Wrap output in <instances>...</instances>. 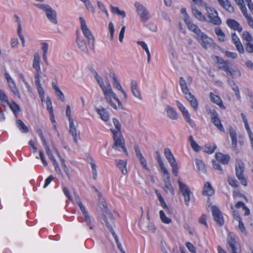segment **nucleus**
Here are the masks:
<instances>
[{"mask_svg":"<svg viewBox=\"0 0 253 253\" xmlns=\"http://www.w3.org/2000/svg\"><path fill=\"white\" fill-rule=\"evenodd\" d=\"M95 78L101 88L107 103L116 110L121 106V102L117 96L116 93L113 91L109 82L107 80L104 83L102 77L98 74L95 75Z\"/></svg>","mask_w":253,"mask_h":253,"instance_id":"1","label":"nucleus"},{"mask_svg":"<svg viewBox=\"0 0 253 253\" xmlns=\"http://www.w3.org/2000/svg\"><path fill=\"white\" fill-rule=\"evenodd\" d=\"M212 59L217 64L218 68L225 71L227 75L231 76L232 78L241 76V74L239 70L232 69L229 66L228 61H224L222 58L217 56H213Z\"/></svg>","mask_w":253,"mask_h":253,"instance_id":"2","label":"nucleus"},{"mask_svg":"<svg viewBox=\"0 0 253 253\" xmlns=\"http://www.w3.org/2000/svg\"><path fill=\"white\" fill-rule=\"evenodd\" d=\"M190 28V31L195 34L197 40L204 48L207 49L211 46L213 43L212 40L209 37L207 34L202 32L198 26H192Z\"/></svg>","mask_w":253,"mask_h":253,"instance_id":"3","label":"nucleus"},{"mask_svg":"<svg viewBox=\"0 0 253 253\" xmlns=\"http://www.w3.org/2000/svg\"><path fill=\"white\" fill-rule=\"evenodd\" d=\"M36 6L45 12L47 18L50 22L55 25L57 24V12L50 5L45 4H37Z\"/></svg>","mask_w":253,"mask_h":253,"instance_id":"4","label":"nucleus"},{"mask_svg":"<svg viewBox=\"0 0 253 253\" xmlns=\"http://www.w3.org/2000/svg\"><path fill=\"white\" fill-rule=\"evenodd\" d=\"M205 9L207 13V22L212 24L214 25H220L222 23L221 18L218 16L217 11L213 7L205 6Z\"/></svg>","mask_w":253,"mask_h":253,"instance_id":"5","label":"nucleus"},{"mask_svg":"<svg viewBox=\"0 0 253 253\" xmlns=\"http://www.w3.org/2000/svg\"><path fill=\"white\" fill-rule=\"evenodd\" d=\"M75 201L77 203V204L80 207L82 214L84 216V221L85 222L86 226L89 227V229L93 230L94 229V226L93 224V219L91 218V217L88 214L87 211L86 210L85 207L83 205L79 197L76 196Z\"/></svg>","mask_w":253,"mask_h":253,"instance_id":"6","label":"nucleus"},{"mask_svg":"<svg viewBox=\"0 0 253 253\" xmlns=\"http://www.w3.org/2000/svg\"><path fill=\"white\" fill-rule=\"evenodd\" d=\"M176 104L177 108L180 111L182 116L185 121L189 125V126L193 129H196V124L195 123L194 121H193L191 118V115L189 113L188 110L186 108V107L179 101H176Z\"/></svg>","mask_w":253,"mask_h":253,"instance_id":"7","label":"nucleus"},{"mask_svg":"<svg viewBox=\"0 0 253 253\" xmlns=\"http://www.w3.org/2000/svg\"><path fill=\"white\" fill-rule=\"evenodd\" d=\"M134 7L142 22H146L150 18V13L146 7L138 1L134 3Z\"/></svg>","mask_w":253,"mask_h":253,"instance_id":"8","label":"nucleus"},{"mask_svg":"<svg viewBox=\"0 0 253 253\" xmlns=\"http://www.w3.org/2000/svg\"><path fill=\"white\" fill-rule=\"evenodd\" d=\"M81 29L84 36L87 39L88 44H90L93 47L94 45V38L91 31L88 28L84 19L80 17Z\"/></svg>","mask_w":253,"mask_h":253,"instance_id":"9","label":"nucleus"},{"mask_svg":"<svg viewBox=\"0 0 253 253\" xmlns=\"http://www.w3.org/2000/svg\"><path fill=\"white\" fill-rule=\"evenodd\" d=\"M178 183L179 187V190L184 197L185 204L188 206H189L192 193L188 186L182 182L180 178L178 180Z\"/></svg>","mask_w":253,"mask_h":253,"instance_id":"10","label":"nucleus"},{"mask_svg":"<svg viewBox=\"0 0 253 253\" xmlns=\"http://www.w3.org/2000/svg\"><path fill=\"white\" fill-rule=\"evenodd\" d=\"M235 170L236 176L240 181L241 184L246 186L248 182L243 173L244 171V165L241 161L238 160L237 161Z\"/></svg>","mask_w":253,"mask_h":253,"instance_id":"11","label":"nucleus"},{"mask_svg":"<svg viewBox=\"0 0 253 253\" xmlns=\"http://www.w3.org/2000/svg\"><path fill=\"white\" fill-rule=\"evenodd\" d=\"M113 138L115 142L113 148L119 151L122 150L125 153H126L127 151L125 147V140L122 133L119 132L117 134H113Z\"/></svg>","mask_w":253,"mask_h":253,"instance_id":"12","label":"nucleus"},{"mask_svg":"<svg viewBox=\"0 0 253 253\" xmlns=\"http://www.w3.org/2000/svg\"><path fill=\"white\" fill-rule=\"evenodd\" d=\"M228 249H230L232 253H241L240 245L235 241V236L230 233L227 238Z\"/></svg>","mask_w":253,"mask_h":253,"instance_id":"13","label":"nucleus"},{"mask_svg":"<svg viewBox=\"0 0 253 253\" xmlns=\"http://www.w3.org/2000/svg\"><path fill=\"white\" fill-rule=\"evenodd\" d=\"M179 84L182 93L184 95L185 98L190 102L194 99L196 97L189 90L187 83L184 79L181 77L179 78Z\"/></svg>","mask_w":253,"mask_h":253,"instance_id":"14","label":"nucleus"},{"mask_svg":"<svg viewBox=\"0 0 253 253\" xmlns=\"http://www.w3.org/2000/svg\"><path fill=\"white\" fill-rule=\"evenodd\" d=\"M4 76L7 81L8 85L10 90L13 93L14 95L17 96L18 97H20L19 90L13 79L7 72H5L4 73Z\"/></svg>","mask_w":253,"mask_h":253,"instance_id":"15","label":"nucleus"},{"mask_svg":"<svg viewBox=\"0 0 253 253\" xmlns=\"http://www.w3.org/2000/svg\"><path fill=\"white\" fill-rule=\"evenodd\" d=\"M164 175V182H165V186H164V190L166 193H169L171 195H173L174 194V189L171 185L170 182V174L168 170L167 171L162 172Z\"/></svg>","mask_w":253,"mask_h":253,"instance_id":"16","label":"nucleus"},{"mask_svg":"<svg viewBox=\"0 0 253 253\" xmlns=\"http://www.w3.org/2000/svg\"><path fill=\"white\" fill-rule=\"evenodd\" d=\"M211 120L212 123L218 129L222 132H224V128L221 124V121L218 117V115L216 111L213 110L211 112Z\"/></svg>","mask_w":253,"mask_h":253,"instance_id":"17","label":"nucleus"},{"mask_svg":"<svg viewBox=\"0 0 253 253\" xmlns=\"http://www.w3.org/2000/svg\"><path fill=\"white\" fill-rule=\"evenodd\" d=\"M211 210L214 220L219 225H222L224 220L219 209L215 206H212L211 207Z\"/></svg>","mask_w":253,"mask_h":253,"instance_id":"18","label":"nucleus"},{"mask_svg":"<svg viewBox=\"0 0 253 253\" xmlns=\"http://www.w3.org/2000/svg\"><path fill=\"white\" fill-rule=\"evenodd\" d=\"M226 23L230 29L234 31L238 32H241L242 31V27L241 25L234 19H227Z\"/></svg>","mask_w":253,"mask_h":253,"instance_id":"19","label":"nucleus"},{"mask_svg":"<svg viewBox=\"0 0 253 253\" xmlns=\"http://www.w3.org/2000/svg\"><path fill=\"white\" fill-rule=\"evenodd\" d=\"M130 88L133 96L139 100H142L141 93L135 80H133L131 81Z\"/></svg>","mask_w":253,"mask_h":253,"instance_id":"20","label":"nucleus"},{"mask_svg":"<svg viewBox=\"0 0 253 253\" xmlns=\"http://www.w3.org/2000/svg\"><path fill=\"white\" fill-rule=\"evenodd\" d=\"M232 42L235 44L237 50L240 53H244V48L242 45L240 40L235 33L231 34Z\"/></svg>","mask_w":253,"mask_h":253,"instance_id":"21","label":"nucleus"},{"mask_svg":"<svg viewBox=\"0 0 253 253\" xmlns=\"http://www.w3.org/2000/svg\"><path fill=\"white\" fill-rule=\"evenodd\" d=\"M95 111L99 115L100 119L104 122H107L110 120V116L108 112L105 108L100 107L96 108Z\"/></svg>","mask_w":253,"mask_h":253,"instance_id":"22","label":"nucleus"},{"mask_svg":"<svg viewBox=\"0 0 253 253\" xmlns=\"http://www.w3.org/2000/svg\"><path fill=\"white\" fill-rule=\"evenodd\" d=\"M76 42L78 47L82 52L85 53H87L88 52L86 41L83 38L77 36Z\"/></svg>","mask_w":253,"mask_h":253,"instance_id":"23","label":"nucleus"},{"mask_svg":"<svg viewBox=\"0 0 253 253\" xmlns=\"http://www.w3.org/2000/svg\"><path fill=\"white\" fill-rule=\"evenodd\" d=\"M134 149L136 153V157L139 159V162L141 165L142 166L143 168L145 169L148 170L149 169L147 167L146 160L143 156L142 153L139 149V148L137 146H135Z\"/></svg>","mask_w":253,"mask_h":253,"instance_id":"24","label":"nucleus"},{"mask_svg":"<svg viewBox=\"0 0 253 253\" xmlns=\"http://www.w3.org/2000/svg\"><path fill=\"white\" fill-rule=\"evenodd\" d=\"M229 133L231 139L232 147L233 150H237L238 140L235 130L231 126L229 127Z\"/></svg>","mask_w":253,"mask_h":253,"instance_id":"25","label":"nucleus"},{"mask_svg":"<svg viewBox=\"0 0 253 253\" xmlns=\"http://www.w3.org/2000/svg\"><path fill=\"white\" fill-rule=\"evenodd\" d=\"M165 111L167 112L168 117L170 119L176 120L178 119V113L174 108L168 105L165 108Z\"/></svg>","mask_w":253,"mask_h":253,"instance_id":"26","label":"nucleus"},{"mask_svg":"<svg viewBox=\"0 0 253 253\" xmlns=\"http://www.w3.org/2000/svg\"><path fill=\"white\" fill-rule=\"evenodd\" d=\"M41 49L42 51V59L46 65H48L47 54L49 49V44L46 42L41 43Z\"/></svg>","mask_w":253,"mask_h":253,"instance_id":"27","label":"nucleus"},{"mask_svg":"<svg viewBox=\"0 0 253 253\" xmlns=\"http://www.w3.org/2000/svg\"><path fill=\"white\" fill-rule=\"evenodd\" d=\"M210 97L211 101L218 105L220 108L225 109L226 107L224 106L222 100L220 98L213 92H211Z\"/></svg>","mask_w":253,"mask_h":253,"instance_id":"28","label":"nucleus"},{"mask_svg":"<svg viewBox=\"0 0 253 253\" xmlns=\"http://www.w3.org/2000/svg\"><path fill=\"white\" fill-rule=\"evenodd\" d=\"M180 11L181 14H183L184 21L189 30H191L190 27H192V26H196V25L193 24L191 21L190 18L186 12V9L185 8H181Z\"/></svg>","mask_w":253,"mask_h":253,"instance_id":"29","label":"nucleus"},{"mask_svg":"<svg viewBox=\"0 0 253 253\" xmlns=\"http://www.w3.org/2000/svg\"><path fill=\"white\" fill-rule=\"evenodd\" d=\"M110 77L113 80V84L114 87L117 89L122 91L124 89L120 84L117 75L114 72H111L110 73Z\"/></svg>","mask_w":253,"mask_h":253,"instance_id":"30","label":"nucleus"},{"mask_svg":"<svg viewBox=\"0 0 253 253\" xmlns=\"http://www.w3.org/2000/svg\"><path fill=\"white\" fill-rule=\"evenodd\" d=\"M220 5L230 13L234 12V8L228 0H217Z\"/></svg>","mask_w":253,"mask_h":253,"instance_id":"31","label":"nucleus"},{"mask_svg":"<svg viewBox=\"0 0 253 253\" xmlns=\"http://www.w3.org/2000/svg\"><path fill=\"white\" fill-rule=\"evenodd\" d=\"M216 160L223 165L228 163L230 160V156L228 155H224L221 153H217L215 154Z\"/></svg>","mask_w":253,"mask_h":253,"instance_id":"32","label":"nucleus"},{"mask_svg":"<svg viewBox=\"0 0 253 253\" xmlns=\"http://www.w3.org/2000/svg\"><path fill=\"white\" fill-rule=\"evenodd\" d=\"M203 193L206 196H212L214 194V190L209 182H207L205 184Z\"/></svg>","mask_w":253,"mask_h":253,"instance_id":"33","label":"nucleus"},{"mask_svg":"<svg viewBox=\"0 0 253 253\" xmlns=\"http://www.w3.org/2000/svg\"><path fill=\"white\" fill-rule=\"evenodd\" d=\"M116 163L117 167L119 168V169L121 170L122 173L124 175H126L127 173V169H126V161L124 160H116Z\"/></svg>","mask_w":253,"mask_h":253,"instance_id":"34","label":"nucleus"},{"mask_svg":"<svg viewBox=\"0 0 253 253\" xmlns=\"http://www.w3.org/2000/svg\"><path fill=\"white\" fill-rule=\"evenodd\" d=\"M215 34L218 40L220 42H224L226 41L227 38L225 34L219 27H216L214 29Z\"/></svg>","mask_w":253,"mask_h":253,"instance_id":"35","label":"nucleus"},{"mask_svg":"<svg viewBox=\"0 0 253 253\" xmlns=\"http://www.w3.org/2000/svg\"><path fill=\"white\" fill-rule=\"evenodd\" d=\"M41 57L38 52L34 54V59L33 61V67L35 70L41 71V67L40 65Z\"/></svg>","mask_w":253,"mask_h":253,"instance_id":"36","label":"nucleus"},{"mask_svg":"<svg viewBox=\"0 0 253 253\" xmlns=\"http://www.w3.org/2000/svg\"><path fill=\"white\" fill-rule=\"evenodd\" d=\"M192 11L195 18L200 21L205 22L207 21V18L196 7L192 6Z\"/></svg>","mask_w":253,"mask_h":253,"instance_id":"37","label":"nucleus"},{"mask_svg":"<svg viewBox=\"0 0 253 253\" xmlns=\"http://www.w3.org/2000/svg\"><path fill=\"white\" fill-rule=\"evenodd\" d=\"M164 154L170 165L176 163L175 158L169 149L168 148H165Z\"/></svg>","mask_w":253,"mask_h":253,"instance_id":"38","label":"nucleus"},{"mask_svg":"<svg viewBox=\"0 0 253 253\" xmlns=\"http://www.w3.org/2000/svg\"><path fill=\"white\" fill-rule=\"evenodd\" d=\"M156 157L157 162L159 164V166L161 169V171L162 172L167 171V170H167V168H166V167L163 162L162 159L161 158V154L159 152H158V151L156 152Z\"/></svg>","mask_w":253,"mask_h":253,"instance_id":"39","label":"nucleus"},{"mask_svg":"<svg viewBox=\"0 0 253 253\" xmlns=\"http://www.w3.org/2000/svg\"><path fill=\"white\" fill-rule=\"evenodd\" d=\"M113 124L116 128V129H111L113 134H117L118 133H122L121 131V125L119 120L116 118L113 119Z\"/></svg>","mask_w":253,"mask_h":253,"instance_id":"40","label":"nucleus"},{"mask_svg":"<svg viewBox=\"0 0 253 253\" xmlns=\"http://www.w3.org/2000/svg\"><path fill=\"white\" fill-rule=\"evenodd\" d=\"M137 43L141 46L146 51L147 55V61L149 63L151 60V54L147 44L144 42L142 41H138Z\"/></svg>","mask_w":253,"mask_h":253,"instance_id":"41","label":"nucleus"},{"mask_svg":"<svg viewBox=\"0 0 253 253\" xmlns=\"http://www.w3.org/2000/svg\"><path fill=\"white\" fill-rule=\"evenodd\" d=\"M16 125L19 130L23 133H27L29 131L28 127L21 120L16 121Z\"/></svg>","mask_w":253,"mask_h":253,"instance_id":"42","label":"nucleus"},{"mask_svg":"<svg viewBox=\"0 0 253 253\" xmlns=\"http://www.w3.org/2000/svg\"><path fill=\"white\" fill-rule=\"evenodd\" d=\"M229 206L231 211V212L232 213V215L233 216V218L235 220H237V221L240 220L242 219L241 217L239 214V213L236 211L235 209V207L233 206V205L231 203L229 204Z\"/></svg>","mask_w":253,"mask_h":253,"instance_id":"43","label":"nucleus"},{"mask_svg":"<svg viewBox=\"0 0 253 253\" xmlns=\"http://www.w3.org/2000/svg\"><path fill=\"white\" fill-rule=\"evenodd\" d=\"M241 116V117L242 119V121L244 124L245 128L247 132L248 135L252 134L253 132H252L251 129L250 127V126H249L247 118H246V116L243 113H242Z\"/></svg>","mask_w":253,"mask_h":253,"instance_id":"44","label":"nucleus"},{"mask_svg":"<svg viewBox=\"0 0 253 253\" xmlns=\"http://www.w3.org/2000/svg\"><path fill=\"white\" fill-rule=\"evenodd\" d=\"M240 1L238 2V1H235L237 4L239 6L243 14V15L246 18L249 15L247 13V10L246 6L245 4V0H240Z\"/></svg>","mask_w":253,"mask_h":253,"instance_id":"45","label":"nucleus"},{"mask_svg":"<svg viewBox=\"0 0 253 253\" xmlns=\"http://www.w3.org/2000/svg\"><path fill=\"white\" fill-rule=\"evenodd\" d=\"M188 140L191 147L195 151L198 152L200 150V146L196 142L192 135L189 137Z\"/></svg>","mask_w":253,"mask_h":253,"instance_id":"46","label":"nucleus"},{"mask_svg":"<svg viewBox=\"0 0 253 253\" xmlns=\"http://www.w3.org/2000/svg\"><path fill=\"white\" fill-rule=\"evenodd\" d=\"M234 207L237 209L242 208L243 210L245 211V215H249L250 214V209L246 206L244 203L242 202H237Z\"/></svg>","mask_w":253,"mask_h":253,"instance_id":"47","label":"nucleus"},{"mask_svg":"<svg viewBox=\"0 0 253 253\" xmlns=\"http://www.w3.org/2000/svg\"><path fill=\"white\" fill-rule=\"evenodd\" d=\"M0 101L4 106L9 105V102L6 95L1 89H0Z\"/></svg>","mask_w":253,"mask_h":253,"instance_id":"48","label":"nucleus"},{"mask_svg":"<svg viewBox=\"0 0 253 253\" xmlns=\"http://www.w3.org/2000/svg\"><path fill=\"white\" fill-rule=\"evenodd\" d=\"M110 8L111 11L113 13L121 15L123 18H125L126 16L125 11L124 10H121L118 7L110 5Z\"/></svg>","mask_w":253,"mask_h":253,"instance_id":"49","label":"nucleus"},{"mask_svg":"<svg viewBox=\"0 0 253 253\" xmlns=\"http://www.w3.org/2000/svg\"><path fill=\"white\" fill-rule=\"evenodd\" d=\"M159 214L160 219L164 223L168 224L171 222V219L167 216L163 211L161 210Z\"/></svg>","mask_w":253,"mask_h":253,"instance_id":"50","label":"nucleus"},{"mask_svg":"<svg viewBox=\"0 0 253 253\" xmlns=\"http://www.w3.org/2000/svg\"><path fill=\"white\" fill-rule=\"evenodd\" d=\"M155 193L157 195L159 201L160 202L161 206L164 209H168L169 208L167 206V205L166 203L164 198L162 197V195L157 190H156Z\"/></svg>","mask_w":253,"mask_h":253,"instance_id":"51","label":"nucleus"},{"mask_svg":"<svg viewBox=\"0 0 253 253\" xmlns=\"http://www.w3.org/2000/svg\"><path fill=\"white\" fill-rule=\"evenodd\" d=\"M42 102L44 101V92L41 84H35Z\"/></svg>","mask_w":253,"mask_h":253,"instance_id":"52","label":"nucleus"},{"mask_svg":"<svg viewBox=\"0 0 253 253\" xmlns=\"http://www.w3.org/2000/svg\"><path fill=\"white\" fill-rule=\"evenodd\" d=\"M195 163L199 171L205 172L206 171V168L203 161L199 159L195 160Z\"/></svg>","mask_w":253,"mask_h":253,"instance_id":"53","label":"nucleus"},{"mask_svg":"<svg viewBox=\"0 0 253 253\" xmlns=\"http://www.w3.org/2000/svg\"><path fill=\"white\" fill-rule=\"evenodd\" d=\"M7 106H9L15 115H16L20 111L19 106L14 102L12 104L9 103V105H7Z\"/></svg>","mask_w":253,"mask_h":253,"instance_id":"54","label":"nucleus"},{"mask_svg":"<svg viewBox=\"0 0 253 253\" xmlns=\"http://www.w3.org/2000/svg\"><path fill=\"white\" fill-rule=\"evenodd\" d=\"M230 85L232 89L234 91L235 95L237 97V98L238 99H240L241 98V96H240V91H239V89L238 86L234 82L230 83Z\"/></svg>","mask_w":253,"mask_h":253,"instance_id":"55","label":"nucleus"},{"mask_svg":"<svg viewBox=\"0 0 253 253\" xmlns=\"http://www.w3.org/2000/svg\"><path fill=\"white\" fill-rule=\"evenodd\" d=\"M216 146L215 144H207L206 145L205 151L208 153L211 154L213 153Z\"/></svg>","mask_w":253,"mask_h":253,"instance_id":"56","label":"nucleus"},{"mask_svg":"<svg viewBox=\"0 0 253 253\" xmlns=\"http://www.w3.org/2000/svg\"><path fill=\"white\" fill-rule=\"evenodd\" d=\"M112 235L113 236V237L115 239V242L117 245L118 248L120 250L121 252L122 253H125V251L123 249V247L122 246L121 244L120 243V242L119 241V238L117 237V235L115 234L114 231L112 232Z\"/></svg>","mask_w":253,"mask_h":253,"instance_id":"57","label":"nucleus"},{"mask_svg":"<svg viewBox=\"0 0 253 253\" xmlns=\"http://www.w3.org/2000/svg\"><path fill=\"white\" fill-rule=\"evenodd\" d=\"M49 114L50 115V120L52 124L53 125V128H54L55 131H56V132L57 133V135L59 136V133L57 131V126L56 124V121H55V117L54 116L53 112L52 113H49Z\"/></svg>","mask_w":253,"mask_h":253,"instance_id":"58","label":"nucleus"},{"mask_svg":"<svg viewBox=\"0 0 253 253\" xmlns=\"http://www.w3.org/2000/svg\"><path fill=\"white\" fill-rule=\"evenodd\" d=\"M97 6L98 7V8H99V9L104 12L105 13V14L106 15V16L107 17L109 16V13H108V12L105 6V5L101 1H97Z\"/></svg>","mask_w":253,"mask_h":253,"instance_id":"59","label":"nucleus"},{"mask_svg":"<svg viewBox=\"0 0 253 253\" xmlns=\"http://www.w3.org/2000/svg\"><path fill=\"white\" fill-rule=\"evenodd\" d=\"M70 133L72 135L75 142H78V134L77 132L76 127L70 128Z\"/></svg>","mask_w":253,"mask_h":253,"instance_id":"60","label":"nucleus"},{"mask_svg":"<svg viewBox=\"0 0 253 253\" xmlns=\"http://www.w3.org/2000/svg\"><path fill=\"white\" fill-rule=\"evenodd\" d=\"M243 39L247 42H252L253 37L252 35L247 31H245L243 33Z\"/></svg>","mask_w":253,"mask_h":253,"instance_id":"61","label":"nucleus"},{"mask_svg":"<svg viewBox=\"0 0 253 253\" xmlns=\"http://www.w3.org/2000/svg\"><path fill=\"white\" fill-rule=\"evenodd\" d=\"M238 222H239V225H238V229L244 235H246V229H245V227L244 226V224L242 219L239 220V221H238Z\"/></svg>","mask_w":253,"mask_h":253,"instance_id":"62","label":"nucleus"},{"mask_svg":"<svg viewBox=\"0 0 253 253\" xmlns=\"http://www.w3.org/2000/svg\"><path fill=\"white\" fill-rule=\"evenodd\" d=\"M84 3L86 8L88 10H90L92 13L95 12V8L89 0H86Z\"/></svg>","mask_w":253,"mask_h":253,"instance_id":"63","label":"nucleus"},{"mask_svg":"<svg viewBox=\"0 0 253 253\" xmlns=\"http://www.w3.org/2000/svg\"><path fill=\"white\" fill-rule=\"evenodd\" d=\"M228 182L229 184L233 187H237L238 186L237 180L232 177L228 178Z\"/></svg>","mask_w":253,"mask_h":253,"instance_id":"64","label":"nucleus"}]
</instances>
